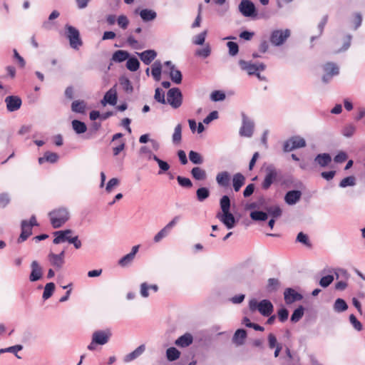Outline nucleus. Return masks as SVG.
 Masks as SVG:
<instances>
[{"instance_id":"4d7b16f0","label":"nucleus","mask_w":365,"mask_h":365,"mask_svg":"<svg viewBox=\"0 0 365 365\" xmlns=\"http://www.w3.org/2000/svg\"><path fill=\"white\" fill-rule=\"evenodd\" d=\"M349 322L353 326L354 329H356L358 331H360L363 329L362 324L356 319L355 315L353 314H350L349 316Z\"/></svg>"},{"instance_id":"4be33fe9","label":"nucleus","mask_w":365,"mask_h":365,"mask_svg":"<svg viewBox=\"0 0 365 365\" xmlns=\"http://www.w3.org/2000/svg\"><path fill=\"white\" fill-rule=\"evenodd\" d=\"M145 350V346L144 344L140 345L134 351L125 355L123 361L126 363L132 361L140 356Z\"/></svg>"},{"instance_id":"f3484780","label":"nucleus","mask_w":365,"mask_h":365,"mask_svg":"<svg viewBox=\"0 0 365 365\" xmlns=\"http://www.w3.org/2000/svg\"><path fill=\"white\" fill-rule=\"evenodd\" d=\"M273 305L268 299H262L259 302V312L264 317H269L273 312Z\"/></svg>"},{"instance_id":"6ab92c4d","label":"nucleus","mask_w":365,"mask_h":365,"mask_svg":"<svg viewBox=\"0 0 365 365\" xmlns=\"http://www.w3.org/2000/svg\"><path fill=\"white\" fill-rule=\"evenodd\" d=\"M302 197V192L300 190H290L288 191L284 196V201L287 204L292 205L296 204Z\"/></svg>"},{"instance_id":"ddd939ff","label":"nucleus","mask_w":365,"mask_h":365,"mask_svg":"<svg viewBox=\"0 0 365 365\" xmlns=\"http://www.w3.org/2000/svg\"><path fill=\"white\" fill-rule=\"evenodd\" d=\"M253 128L254 123L242 113V125L240 134L242 136L250 137L253 133Z\"/></svg>"},{"instance_id":"4c0bfd02","label":"nucleus","mask_w":365,"mask_h":365,"mask_svg":"<svg viewBox=\"0 0 365 365\" xmlns=\"http://www.w3.org/2000/svg\"><path fill=\"white\" fill-rule=\"evenodd\" d=\"M170 78L172 81L176 84H180L182 82V75L180 71L171 68L170 71Z\"/></svg>"},{"instance_id":"49530a36","label":"nucleus","mask_w":365,"mask_h":365,"mask_svg":"<svg viewBox=\"0 0 365 365\" xmlns=\"http://www.w3.org/2000/svg\"><path fill=\"white\" fill-rule=\"evenodd\" d=\"M220 205L222 213L230 212V199L227 195H223L220 200Z\"/></svg>"},{"instance_id":"f03ea898","label":"nucleus","mask_w":365,"mask_h":365,"mask_svg":"<svg viewBox=\"0 0 365 365\" xmlns=\"http://www.w3.org/2000/svg\"><path fill=\"white\" fill-rule=\"evenodd\" d=\"M66 37L69 40L70 46L71 48L78 50L82 46L83 42L80 37V33L75 27L66 25Z\"/></svg>"},{"instance_id":"5701e85b","label":"nucleus","mask_w":365,"mask_h":365,"mask_svg":"<svg viewBox=\"0 0 365 365\" xmlns=\"http://www.w3.org/2000/svg\"><path fill=\"white\" fill-rule=\"evenodd\" d=\"M245 177L240 173H235L232 177V186L235 192H238L245 183Z\"/></svg>"},{"instance_id":"9b49d317","label":"nucleus","mask_w":365,"mask_h":365,"mask_svg":"<svg viewBox=\"0 0 365 365\" xmlns=\"http://www.w3.org/2000/svg\"><path fill=\"white\" fill-rule=\"evenodd\" d=\"M284 299L287 304H291L295 302L302 300L303 296L293 288H286L284 292Z\"/></svg>"},{"instance_id":"bb28decb","label":"nucleus","mask_w":365,"mask_h":365,"mask_svg":"<svg viewBox=\"0 0 365 365\" xmlns=\"http://www.w3.org/2000/svg\"><path fill=\"white\" fill-rule=\"evenodd\" d=\"M314 161L321 167H326L331 163V158L329 153H321L315 157Z\"/></svg>"},{"instance_id":"a211bd4d","label":"nucleus","mask_w":365,"mask_h":365,"mask_svg":"<svg viewBox=\"0 0 365 365\" xmlns=\"http://www.w3.org/2000/svg\"><path fill=\"white\" fill-rule=\"evenodd\" d=\"M117 92L115 88L113 87L106 93L103 100L101 101V103L103 106H106V103H109L111 106H115L117 103Z\"/></svg>"},{"instance_id":"680f3d73","label":"nucleus","mask_w":365,"mask_h":365,"mask_svg":"<svg viewBox=\"0 0 365 365\" xmlns=\"http://www.w3.org/2000/svg\"><path fill=\"white\" fill-rule=\"evenodd\" d=\"M22 349H23L22 345L18 344V345L12 346L6 348V349H0V353L11 352V353H14L18 358H20L17 355V352L19 351H21Z\"/></svg>"},{"instance_id":"473e14b6","label":"nucleus","mask_w":365,"mask_h":365,"mask_svg":"<svg viewBox=\"0 0 365 365\" xmlns=\"http://www.w3.org/2000/svg\"><path fill=\"white\" fill-rule=\"evenodd\" d=\"M72 128L73 130L77 134H82L84 133L87 130V126L85 124V123L78 120H72Z\"/></svg>"},{"instance_id":"f8f14e48","label":"nucleus","mask_w":365,"mask_h":365,"mask_svg":"<svg viewBox=\"0 0 365 365\" xmlns=\"http://www.w3.org/2000/svg\"><path fill=\"white\" fill-rule=\"evenodd\" d=\"M31 273L29 280L32 282H36L41 279L43 276V268L38 261L34 260L31 263Z\"/></svg>"},{"instance_id":"7ed1b4c3","label":"nucleus","mask_w":365,"mask_h":365,"mask_svg":"<svg viewBox=\"0 0 365 365\" xmlns=\"http://www.w3.org/2000/svg\"><path fill=\"white\" fill-rule=\"evenodd\" d=\"M290 36V31L288 29L284 30H274L269 37L271 43L275 46L282 45Z\"/></svg>"},{"instance_id":"de8ad7c7","label":"nucleus","mask_w":365,"mask_h":365,"mask_svg":"<svg viewBox=\"0 0 365 365\" xmlns=\"http://www.w3.org/2000/svg\"><path fill=\"white\" fill-rule=\"evenodd\" d=\"M279 287V282L276 278H269L268 279L267 285V291L268 292H276Z\"/></svg>"},{"instance_id":"58836bf2","label":"nucleus","mask_w":365,"mask_h":365,"mask_svg":"<svg viewBox=\"0 0 365 365\" xmlns=\"http://www.w3.org/2000/svg\"><path fill=\"white\" fill-rule=\"evenodd\" d=\"M348 309V305L345 300L341 298H338L336 299L334 304V310L336 312H343Z\"/></svg>"},{"instance_id":"864d4df0","label":"nucleus","mask_w":365,"mask_h":365,"mask_svg":"<svg viewBox=\"0 0 365 365\" xmlns=\"http://www.w3.org/2000/svg\"><path fill=\"white\" fill-rule=\"evenodd\" d=\"M267 211L273 219L278 218L282 215V210L279 206L267 207Z\"/></svg>"},{"instance_id":"37998d69","label":"nucleus","mask_w":365,"mask_h":365,"mask_svg":"<svg viewBox=\"0 0 365 365\" xmlns=\"http://www.w3.org/2000/svg\"><path fill=\"white\" fill-rule=\"evenodd\" d=\"M197 199L200 202H203L210 196V190L207 187H200L196 191Z\"/></svg>"},{"instance_id":"8fccbe9b","label":"nucleus","mask_w":365,"mask_h":365,"mask_svg":"<svg viewBox=\"0 0 365 365\" xmlns=\"http://www.w3.org/2000/svg\"><path fill=\"white\" fill-rule=\"evenodd\" d=\"M134 258L135 257L133 255H131L130 254L128 253V254L125 255V256H123L122 258H120L118 260V264L119 266H120L122 267H128L132 263Z\"/></svg>"},{"instance_id":"1a4fd4ad","label":"nucleus","mask_w":365,"mask_h":365,"mask_svg":"<svg viewBox=\"0 0 365 365\" xmlns=\"http://www.w3.org/2000/svg\"><path fill=\"white\" fill-rule=\"evenodd\" d=\"M73 232V231L70 229L54 232L53 234L55 237L53 240V243L55 245H58L65 242H68L69 243L70 240L73 237L72 236Z\"/></svg>"},{"instance_id":"3c124183","label":"nucleus","mask_w":365,"mask_h":365,"mask_svg":"<svg viewBox=\"0 0 365 365\" xmlns=\"http://www.w3.org/2000/svg\"><path fill=\"white\" fill-rule=\"evenodd\" d=\"M190 160L194 164H202L203 163V159L200 153L191 150L189 154Z\"/></svg>"},{"instance_id":"2f4dec72","label":"nucleus","mask_w":365,"mask_h":365,"mask_svg":"<svg viewBox=\"0 0 365 365\" xmlns=\"http://www.w3.org/2000/svg\"><path fill=\"white\" fill-rule=\"evenodd\" d=\"M119 83L123 91L127 93H131L133 91V87L130 81L127 78L122 76L119 78Z\"/></svg>"},{"instance_id":"dca6fc26","label":"nucleus","mask_w":365,"mask_h":365,"mask_svg":"<svg viewBox=\"0 0 365 365\" xmlns=\"http://www.w3.org/2000/svg\"><path fill=\"white\" fill-rule=\"evenodd\" d=\"M32 226L29 224V222L24 220L21 222V232L18 239V242H23L26 241L32 235Z\"/></svg>"},{"instance_id":"052dcab7","label":"nucleus","mask_w":365,"mask_h":365,"mask_svg":"<svg viewBox=\"0 0 365 365\" xmlns=\"http://www.w3.org/2000/svg\"><path fill=\"white\" fill-rule=\"evenodd\" d=\"M211 49L209 45H206L201 49H197L195 52V55L197 56L202 57L204 58L208 57L210 55Z\"/></svg>"},{"instance_id":"774afa93","label":"nucleus","mask_w":365,"mask_h":365,"mask_svg":"<svg viewBox=\"0 0 365 365\" xmlns=\"http://www.w3.org/2000/svg\"><path fill=\"white\" fill-rule=\"evenodd\" d=\"M117 22H118V26L120 28H122L123 29H127V27L129 24V21H128L127 16H124V15L119 16L117 19Z\"/></svg>"},{"instance_id":"6e6552de","label":"nucleus","mask_w":365,"mask_h":365,"mask_svg":"<svg viewBox=\"0 0 365 365\" xmlns=\"http://www.w3.org/2000/svg\"><path fill=\"white\" fill-rule=\"evenodd\" d=\"M238 8L240 13L245 17L257 16L255 6L250 0H242Z\"/></svg>"},{"instance_id":"20e7f679","label":"nucleus","mask_w":365,"mask_h":365,"mask_svg":"<svg viewBox=\"0 0 365 365\" xmlns=\"http://www.w3.org/2000/svg\"><path fill=\"white\" fill-rule=\"evenodd\" d=\"M265 177L262 183L264 190H268L272 184L277 180L278 171L273 164H269L265 168Z\"/></svg>"},{"instance_id":"aec40b11","label":"nucleus","mask_w":365,"mask_h":365,"mask_svg":"<svg viewBox=\"0 0 365 365\" xmlns=\"http://www.w3.org/2000/svg\"><path fill=\"white\" fill-rule=\"evenodd\" d=\"M138 55L145 65H149L156 58L157 52L155 50L149 49L138 53Z\"/></svg>"},{"instance_id":"0e129e2a","label":"nucleus","mask_w":365,"mask_h":365,"mask_svg":"<svg viewBox=\"0 0 365 365\" xmlns=\"http://www.w3.org/2000/svg\"><path fill=\"white\" fill-rule=\"evenodd\" d=\"M355 130H356L355 126L351 124H349V125H346L342 129V134L346 138H350L354 135V133H355Z\"/></svg>"},{"instance_id":"6e6d98bb","label":"nucleus","mask_w":365,"mask_h":365,"mask_svg":"<svg viewBox=\"0 0 365 365\" xmlns=\"http://www.w3.org/2000/svg\"><path fill=\"white\" fill-rule=\"evenodd\" d=\"M177 180L178 184L182 187L190 188L192 186V181L187 178L178 175Z\"/></svg>"},{"instance_id":"a878e982","label":"nucleus","mask_w":365,"mask_h":365,"mask_svg":"<svg viewBox=\"0 0 365 365\" xmlns=\"http://www.w3.org/2000/svg\"><path fill=\"white\" fill-rule=\"evenodd\" d=\"M193 338L192 336L186 333L182 336H180L175 342V344L180 347H187L192 343Z\"/></svg>"},{"instance_id":"4468645a","label":"nucleus","mask_w":365,"mask_h":365,"mask_svg":"<svg viewBox=\"0 0 365 365\" xmlns=\"http://www.w3.org/2000/svg\"><path fill=\"white\" fill-rule=\"evenodd\" d=\"M216 217L227 227V229H232L235 227L236 222L235 218L230 212L223 213L218 212Z\"/></svg>"},{"instance_id":"423d86ee","label":"nucleus","mask_w":365,"mask_h":365,"mask_svg":"<svg viewBox=\"0 0 365 365\" xmlns=\"http://www.w3.org/2000/svg\"><path fill=\"white\" fill-rule=\"evenodd\" d=\"M306 146L305 140L299 136H293L284 143L283 149L285 152H290L297 148H302Z\"/></svg>"},{"instance_id":"c756f323","label":"nucleus","mask_w":365,"mask_h":365,"mask_svg":"<svg viewBox=\"0 0 365 365\" xmlns=\"http://www.w3.org/2000/svg\"><path fill=\"white\" fill-rule=\"evenodd\" d=\"M58 159V155L56 153L47 151L44 153L43 157L38 158V163L42 164L47 161L51 163H56Z\"/></svg>"},{"instance_id":"7c9ffc66","label":"nucleus","mask_w":365,"mask_h":365,"mask_svg":"<svg viewBox=\"0 0 365 365\" xmlns=\"http://www.w3.org/2000/svg\"><path fill=\"white\" fill-rule=\"evenodd\" d=\"M130 56L128 51L123 50H118L114 52L112 56V60L115 62H123L127 60Z\"/></svg>"},{"instance_id":"5fc2aeb1","label":"nucleus","mask_w":365,"mask_h":365,"mask_svg":"<svg viewBox=\"0 0 365 365\" xmlns=\"http://www.w3.org/2000/svg\"><path fill=\"white\" fill-rule=\"evenodd\" d=\"M154 98L157 102L160 103L165 104L166 103L165 98V93L160 88H155Z\"/></svg>"},{"instance_id":"393cba45","label":"nucleus","mask_w":365,"mask_h":365,"mask_svg":"<svg viewBox=\"0 0 365 365\" xmlns=\"http://www.w3.org/2000/svg\"><path fill=\"white\" fill-rule=\"evenodd\" d=\"M230 180V176L227 171L220 172L216 176L217 184L223 187H227L229 185Z\"/></svg>"},{"instance_id":"2eb2a0df","label":"nucleus","mask_w":365,"mask_h":365,"mask_svg":"<svg viewBox=\"0 0 365 365\" xmlns=\"http://www.w3.org/2000/svg\"><path fill=\"white\" fill-rule=\"evenodd\" d=\"M6 108L9 112L19 110L21 106V99L16 96H9L5 98Z\"/></svg>"},{"instance_id":"72a5a7b5","label":"nucleus","mask_w":365,"mask_h":365,"mask_svg":"<svg viewBox=\"0 0 365 365\" xmlns=\"http://www.w3.org/2000/svg\"><path fill=\"white\" fill-rule=\"evenodd\" d=\"M191 175L197 180H204L207 178L205 170L200 167H195L191 170Z\"/></svg>"},{"instance_id":"603ef678","label":"nucleus","mask_w":365,"mask_h":365,"mask_svg":"<svg viewBox=\"0 0 365 365\" xmlns=\"http://www.w3.org/2000/svg\"><path fill=\"white\" fill-rule=\"evenodd\" d=\"M356 185V178L354 176H348L344 178L339 182L340 187H346L348 186H354Z\"/></svg>"},{"instance_id":"c9c22d12","label":"nucleus","mask_w":365,"mask_h":365,"mask_svg":"<svg viewBox=\"0 0 365 365\" xmlns=\"http://www.w3.org/2000/svg\"><path fill=\"white\" fill-rule=\"evenodd\" d=\"M126 68L130 71H136L140 68V62L136 57H129L127 59Z\"/></svg>"},{"instance_id":"09e8293b","label":"nucleus","mask_w":365,"mask_h":365,"mask_svg":"<svg viewBox=\"0 0 365 365\" xmlns=\"http://www.w3.org/2000/svg\"><path fill=\"white\" fill-rule=\"evenodd\" d=\"M250 217L255 221H265L268 215L263 211H253L250 213Z\"/></svg>"},{"instance_id":"9d476101","label":"nucleus","mask_w":365,"mask_h":365,"mask_svg":"<svg viewBox=\"0 0 365 365\" xmlns=\"http://www.w3.org/2000/svg\"><path fill=\"white\" fill-rule=\"evenodd\" d=\"M112 336L110 329L98 330L93 333V342H97L99 345H104L107 344Z\"/></svg>"},{"instance_id":"b1692460","label":"nucleus","mask_w":365,"mask_h":365,"mask_svg":"<svg viewBox=\"0 0 365 365\" xmlns=\"http://www.w3.org/2000/svg\"><path fill=\"white\" fill-rule=\"evenodd\" d=\"M48 259L51 265L54 267L56 269H61L65 263V259H61L58 256H56V254L53 252H50L48 255Z\"/></svg>"},{"instance_id":"cd10ccee","label":"nucleus","mask_w":365,"mask_h":365,"mask_svg":"<svg viewBox=\"0 0 365 365\" xmlns=\"http://www.w3.org/2000/svg\"><path fill=\"white\" fill-rule=\"evenodd\" d=\"M151 73L155 81H159L161 79L162 64L160 61H155L153 63Z\"/></svg>"},{"instance_id":"e2e57ef3","label":"nucleus","mask_w":365,"mask_h":365,"mask_svg":"<svg viewBox=\"0 0 365 365\" xmlns=\"http://www.w3.org/2000/svg\"><path fill=\"white\" fill-rule=\"evenodd\" d=\"M229 48V54L232 56H236L239 52V46L237 43L229 41L227 43Z\"/></svg>"},{"instance_id":"ea45409f","label":"nucleus","mask_w":365,"mask_h":365,"mask_svg":"<svg viewBox=\"0 0 365 365\" xmlns=\"http://www.w3.org/2000/svg\"><path fill=\"white\" fill-rule=\"evenodd\" d=\"M153 160H155L158 164V166L160 168L158 175H161L164 172H166L170 169V165L167 162L160 159L157 155H153Z\"/></svg>"},{"instance_id":"c03bdc74","label":"nucleus","mask_w":365,"mask_h":365,"mask_svg":"<svg viewBox=\"0 0 365 365\" xmlns=\"http://www.w3.org/2000/svg\"><path fill=\"white\" fill-rule=\"evenodd\" d=\"M173 143L174 144H179L182 140V125L181 124H178L175 129L174 133L172 136Z\"/></svg>"},{"instance_id":"e433bc0d","label":"nucleus","mask_w":365,"mask_h":365,"mask_svg":"<svg viewBox=\"0 0 365 365\" xmlns=\"http://www.w3.org/2000/svg\"><path fill=\"white\" fill-rule=\"evenodd\" d=\"M140 16L143 21H148L155 19L157 14L153 10L145 9L140 11Z\"/></svg>"},{"instance_id":"bf43d9fd","label":"nucleus","mask_w":365,"mask_h":365,"mask_svg":"<svg viewBox=\"0 0 365 365\" xmlns=\"http://www.w3.org/2000/svg\"><path fill=\"white\" fill-rule=\"evenodd\" d=\"M225 94L221 91H215L211 93L210 98L212 101H221L225 99Z\"/></svg>"},{"instance_id":"338daca9","label":"nucleus","mask_w":365,"mask_h":365,"mask_svg":"<svg viewBox=\"0 0 365 365\" xmlns=\"http://www.w3.org/2000/svg\"><path fill=\"white\" fill-rule=\"evenodd\" d=\"M170 231L164 227L161 230H160L154 237V242H159L163 238L165 237Z\"/></svg>"},{"instance_id":"f257e3e1","label":"nucleus","mask_w":365,"mask_h":365,"mask_svg":"<svg viewBox=\"0 0 365 365\" xmlns=\"http://www.w3.org/2000/svg\"><path fill=\"white\" fill-rule=\"evenodd\" d=\"M51 224L53 228L61 227L69 219L68 210L65 207H60L48 213Z\"/></svg>"},{"instance_id":"69168bd1","label":"nucleus","mask_w":365,"mask_h":365,"mask_svg":"<svg viewBox=\"0 0 365 365\" xmlns=\"http://www.w3.org/2000/svg\"><path fill=\"white\" fill-rule=\"evenodd\" d=\"M333 281L334 277L332 275L328 274L321 278L319 284L322 287H327L332 283Z\"/></svg>"},{"instance_id":"412c9836","label":"nucleus","mask_w":365,"mask_h":365,"mask_svg":"<svg viewBox=\"0 0 365 365\" xmlns=\"http://www.w3.org/2000/svg\"><path fill=\"white\" fill-rule=\"evenodd\" d=\"M239 65L242 71H246L248 75L254 76L257 72V68L256 63H253L251 61H246L245 60H240Z\"/></svg>"},{"instance_id":"a19ab883","label":"nucleus","mask_w":365,"mask_h":365,"mask_svg":"<svg viewBox=\"0 0 365 365\" xmlns=\"http://www.w3.org/2000/svg\"><path fill=\"white\" fill-rule=\"evenodd\" d=\"M180 356V352L175 347H170L166 351V356L168 361L177 360Z\"/></svg>"},{"instance_id":"13d9d810","label":"nucleus","mask_w":365,"mask_h":365,"mask_svg":"<svg viewBox=\"0 0 365 365\" xmlns=\"http://www.w3.org/2000/svg\"><path fill=\"white\" fill-rule=\"evenodd\" d=\"M297 241L301 242L308 247H312V244L309 240L308 236L302 232H300L297 237Z\"/></svg>"},{"instance_id":"0eeeda50","label":"nucleus","mask_w":365,"mask_h":365,"mask_svg":"<svg viewBox=\"0 0 365 365\" xmlns=\"http://www.w3.org/2000/svg\"><path fill=\"white\" fill-rule=\"evenodd\" d=\"M323 70L325 73L322 76V81L324 83H328L333 76H337L339 73V67L332 62H328L323 65Z\"/></svg>"},{"instance_id":"39448f33","label":"nucleus","mask_w":365,"mask_h":365,"mask_svg":"<svg viewBox=\"0 0 365 365\" xmlns=\"http://www.w3.org/2000/svg\"><path fill=\"white\" fill-rule=\"evenodd\" d=\"M167 102L173 108H178L182 105V95L178 88H173L168 91Z\"/></svg>"},{"instance_id":"f704fd0d","label":"nucleus","mask_w":365,"mask_h":365,"mask_svg":"<svg viewBox=\"0 0 365 365\" xmlns=\"http://www.w3.org/2000/svg\"><path fill=\"white\" fill-rule=\"evenodd\" d=\"M86 104L83 101H74L71 104L73 112L78 113H85Z\"/></svg>"},{"instance_id":"a18cd8bd","label":"nucleus","mask_w":365,"mask_h":365,"mask_svg":"<svg viewBox=\"0 0 365 365\" xmlns=\"http://www.w3.org/2000/svg\"><path fill=\"white\" fill-rule=\"evenodd\" d=\"M54 289H55V284L53 282H48L46 284L45 287H44V290H43V299H48V298H50L53 292H54Z\"/></svg>"},{"instance_id":"79ce46f5","label":"nucleus","mask_w":365,"mask_h":365,"mask_svg":"<svg viewBox=\"0 0 365 365\" xmlns=\"http://www.w3.org/2000/svg\"><path fill=\"white\" fill-rule=\"evenodd\" d=\"M304 312V308L303 306H299L292 313L291 316V322L296 323L299 322L303 317Z\"/></svg>"},{"instance_id":"c85d7f7f","label":"nucleus","mask_w":365,"mask_h":365,"mask_svg":"<svg viewBox=\"0 0 365 365\" xmlns=\"http://www.w3.org/2000/svg\"><path fill=\"white\" fill-rule=\"evenodd\" d=\"M246 337L247 331L243 329H239L235 331L232 341L237 345H242L244 344Z\"/></svg>"}]
</instances>
